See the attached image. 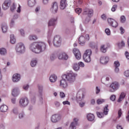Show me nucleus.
Masks as SVG:
<instances>
[{"instance_id":"nucleus-1","label":"nucleus","mask_w":129,"mask_h":129,"mask_svg":"<svg viewBox=\"0 0 129 129\" xmlns=\"http://www.w3.org/2000/svg\"><path fill=\"white\" fill-rule=\"evenodd\" d=\"M77 74L70 72L64 74L61 76V79L59 81V86L62 89L68 88V83L73 84L76 81Z\"/></svg>"},{"instance_id":"nucleus-2","label":"nucleus","mask_w":129,"mask_h":129,"mask_svg":"<svg viewBox=\"0 0 129 129\" xmlns=\"http://www.w3.org/2000/svg\"><path fill=\"white\" fill-rule=\"evenodd\" d=\"M29 49L33 53L39 54L46 50V43L43 42H34L30 44Z\"/></svg>"},{"instance_id":"nucleus-3","label":"nucleus","mask_w":129,"mask_h":129,"mask_svg":"<svg viewBox=\"0 0 129 129\" xmlns=\"http://www.w3.org/2000/svg\"><path fill=\"white\" fill-rule=\"evenodd\" d=\"M15 50L16 53L18 54H25L26 52V46H25V44L23 42L18 43L16 45Z\"/></svg>"},{"instance_id":"nucleus-4","label":"nucleus","mask_w":129,"mask_h":129,"mask_svg":"<svg viewBox=\"0 0 129 129\" xmlns=\"http://www.w3.org/2000/svg\"><path fill=\"white\" fill-rule=\"evenodd\" d=\"M92 54V51L91 49H87L83 55V60L86 63H89L91 61V54Z\"/></svg>"},{"instance_id":"nucleus-5","label":"nucleus","mask_w":129,"mask_h":129,"mask_svg":"<svg viewBox=\"0 0 129 129\" xmlns=\"http://www.w3.org/2000/svg\"><path fill=\"white\" fill-rule=\"evenodd\" d=\"M90 40V37L89 34H85L84 35H81L79 38V43L81 46H84L86 41H89Z\"/></svg>"},{"instance_id":"nucleus-6","label":"nucleus","mask_w":129,"mask_h":129,"mask_svg":"<svg viewBox=\"0 0 129 129\" xmlns=\"http://www.w3.org/2000/svg\"><path fill=\"white\" fill-rule=\"evenodd\" d=\"M38 101L40 102V103L43 104V101L44 100V98L43 97V91L44 90V86L42 85H39L38 86Z\"/></svg>"},{"instance_id":"nucleus-7","label":"nucleus","mask_w":129,"mask_h":129,"mask_svg":"<svg viewBox=\"0 0 129 129\" xmlns=\"http://www.w3.org/2000/svg\"><path fill=\"white\" fill-rule=\"evenodd\" d=\"M109 87L112 89L109 90L110 92H114L119 88V83L117 82H113L111 83Z\"/></svg>"},{"instance_id":"nucleus-8","label":"nucleus","mask_w":129,"mask_h":129,"mask_svg":"<svg viewBox=\"0 0 129 129\" xmlns=\"http://www.w3.org/2000/svg\"><path fill=\"white\" fill-rule=\"evenodd\" d=\"M61 115L54 114L51 116L50 120L53 123H57V122H59V120H61Z\"/></svg>"},{"instance_id":"nucleus-9","label":"nucleus","mask_w":129,"mask_h":129,"mask_svg":"<svg viewBox=\"0 0 129 129\" xmlns=\"http://www.w3.org/2000/svg\"><path fill=\"white\" fill-rule=\"evenodd\" d=\"M28 104H29V99L28 98H22L19 100V106L20 107H26L28 106Z\"/></svg>"},{"instance_id":"nucleus-10","label":"nucleus","mask_w":129,"mask_h":129,"mask_svg":"<svg viewBox=\"0 0 129 129\" xmlns=\"http://www.w3.org/2000/svg\"><path fill=\"white\" fill-rule=\"evenodd\" d=\"M53 43L55 47H60V46H61V38L60 36L58 35L54 36Z\"/></svg>"},{"instance_id":"nucleus-11","label":"nucleus","mask_w":129,"mask_h":129,"mask_svg":"<svg viewBox=\"0 0 129 129\" xmlns=\"http://www.w3.org/2000/svg\"><path fill=\"white\" fill-rule=\"evenodd\" d=\"M56 22H57V18H51L48 22V28H52V29L56 26Z\"/></svg>"},{"instance_id":"nucleus-12","label":"nucleus","mask_w":129,"mask_h":129,"mask_svg":"<svg viewBox=\"0 0 129 129\" xmlns=\"http://www.w3.org/2000/svg\"><path fill=\"white\" fill-rule=\"evenodd\" d=\"M11 4H12V1H11V0H5L2 5L3 10L7 11V10L11 7Z\"/></svg>"},{"instance_id":"nucleus-13","label":"nucleus","mask_w":129,"mask_h":129,"mask_svg":"<svg viewBox=\"0 0 129 129\" xmlns=\"http://www.w3.org/2000/svg\"><path fill=\"white\" fill-rule=\"evenodd\" d=\"M12 80L14 83H17L21 80V75L20 74H14L12 76Z\"/></svg>"},{"instance_id":"nucleus-14","label":"nucleus","mask_w":129,"mask_h":129,"mask_svg":"<svg viewBox=\"0 0 129 129\" xmlns=\"http://www.w3.org/2000/svg\"><path fill=\"white\" fill-rule=\"evenodd\" d=\"M50 12L52 14H56L57 12H58V3L57 2H54L52 4L50 8Z\"/></svg>"},{"instance_id":"nucleus-15","label":"nucleus","mask_w":129,"mask_h":129,"mask_svg":"<svg viewBox=\"0 0 129 129\" xmlns=\"http://www.w3.org/2000/svg\"><path fill=\"white\" fill-rule=\"evenodd\" d=\"M107 22L113 28H116L118 26V23L112 18H108Z\"/></svg>"},{"instance_id":"nucleus-16","label":"nucleus","mask_w":129,"mask_h":129,"mask_svg":"<svg viewBox=\"0 0 129 129\" xmlns=\"http://www.w3.org/2000/svg\"><path fill=\"white\" fill-rule=\"evenodd\" d=\"M73 53L77 60H80L81 59V53H80L79 49L74 48L73 49Z\"/></svg>"},{"instance_id":"nucleus-17","label":"nucleus","mask_w":129,"mask_h":129,"mask_svg":"<svg viewBox=\"0 0 129 129\" xmlns=\"http://www.w3.org/2000/svg\"><path fill=\"white\" fill-rule=\"evenodd\" d=\"M83 14V15H88V17H89V18H91V17H92V16H93V10L86 8L84 10Z\"/></svg>"},{"instance_id":"nucleus-18","label":"nucleus","mask_w":129,"mask_h":129,"mask_svg":"<svg viewBox=\"0 0 129 129\" xmlns=\"http://www.w3.org/2000/svg\"><path fill=\"white\" fill-rule=\"evenodd\" d=\"M68 55L66 54V53L64 52H60L58 55V58L59 60H68Z\"/></svg>"},{"instance_id":"nucleus-19","label":"nucleus","mask_w":129,"mask_h":129,"mask_svg":"<svg viewBox=\"0 0 129 129\" xmlns=\"http://www.w3.org/2000/svg\"><path fill=\"white\" fill-rule=\"evenodd\" d=\"M109 61V57L107 56H102L100 58V63L101 64H107Z\"/></svg>"},{"instance_id":"nucleus-20","label":"nucleus","mask_w":129,"mask_h":129,"mask_svg":"<svg viewBox=\"0 0 129 129\" xmlns=\"http://www.w3.org/2000/svg\"><path fill=\"white\" fill-rule=\"evenodd\" d=\"M8 110H9V107L7 105L2 104L0 106V112L5 113L8 112Z\"/></svg>"},{"instance_id":"nucleus-21","label":"nucleus","mask_w":129,"mask_h":129,"mask_svg":"<svg viewBox=\"0 0 129 129\" xmlns=\"http://www.w3.org/2000/svg\"><path fill=\"white\" fill-rule=\"evenodd\" d=\"M67 0H61L59 5V9L61 10H65L66 7H67Z\"/></svg>"},{"instance_id":"nucleus-22","label":"nucleus","mask_w":129,"mask_h":129,"mask_svg":"<svg viewBox=\"0 0 129 129\" xmlns=\"http://www.w3.org/2000/svg\"><path fill=\"white\" fill-rule=\"evenodd\" d=\"M12 94L14 97L18 96L20 94V89L18 87L14 88L12 90Z\"/></svg>"},{"instance_id":"nucleus-23","label":"nucleus","mask_w":129,"mask_h":129,"mask_svg":"<svg viewBox=\"0 0 129 129\" xmlns=\"http://www.w3.org/2000/svg\"><path fill=\"white\" fill-rule=\"evenodd\" d=\"M84 93L83 92H78L77 95V100L78 101H82L84 98Z\"/></svg>"},{"instance_id":"nucleus-24","label":"nucleus","mask_w":129,"mask_h":129,"mask_svg":"<svg viewBox=\"0 0 129 129\" xmlns=\"http://www.w3.org/2000/svg\"><path fill=\"white\" fill-rule=\"evenodd\" d=\"M57 79V75L55 74H52L49 77V81H50L51 83H55Z\"/></svg>"},{"instance_id":"nucleus-25","label":"nucleus","mask_w":129,"mask_h":129,"mask_svg":"<svg viewBox=\"0 0 129 129\" xmlns=\"http://www.w3.org/2000/svg\"><path fill=\"white\" fill-rule=\"evenodd\" d=\"M100 51L102 53H106L107 51V46L105 44H102L100 47Z\"/></svg>"},{"instance_id":"nucleus-26","label":"nucleus","mask_w":129,"mask_h":129,"mask_svg":"<svg viewBox=\"0 0 129 129\" xmlns=\"http://www.w3.org/2000/svg\"><path fill=\"white\" fill-rule=\"evenodd\" d=\"M109 80H110V76H106V77H103L102 78V83L103 84H106V83H107V81H109Z\"/></svg>"},{"instance_id":"nucleus-27","label":"nucleus","mask_w":129,"mask_h":129,"mask_svg":"<svg viewBox=\"0 0 129 129\" xmlns=\"http://www.w3.org/2000/svg\"><path fill=\"white\" fill-rule=\"evenodd\" d=\"M9 27H8V25L7 24H3L2 25V32L4 34H6L8 32V29Z\"/></svg>"},{"instance_id":"nucleus-28","label":"nucleus","mask_w":129,"mask_h":129,"mask_svg":"<svg viewBox=\"0 0 129 129\" xmlns=\"http://www.w3.org/2000/svg\"><path fill=\"white\" fill-rule=\"evenodd\" d=\"M95 117L94 115L92 113H89L87 115V118L89 121H93Z\"/></svg>"},{"instance_id":"nucleus-29","label":"nucleus","mask_w":129,"mask_h":129,"mask_svg":"<svg viewBox=\"0 0 129 129\" xmlns=\"http://www.w3.org/2000/svg\"><path fill=\"white\" fill-rule=\"evenodd\" d=\"M37 64H38V59L36 58H33L30 61V66L31 67H36V66H37Z\"/></svg>"},{"instance_id":"nucleus-30","label":"nucleus","mask_w":129,"mask_h":129,"mask_svg":"<svg viewBox=\"0 0 129 129\" xmlns=\"http://www.w3.org/2000/svg\"><path fill=\"white\" fill-rule=\"evenodd\" d=\"M124 97H125V93L122 92L119 97V98L117 100V102H121V101H122V100H123V99H124Z\"/></svg>"},{"instance_id":"nucleus-31","label":"nucleus","mask_w":129,"mask_h":129,"mask_svg":"<svg viewBox=\"0 0 129 129\" xmlns=\"http://www.w3.org/2000/svg\"><path fill=\"white\" fill-rule=\"evenodd\" d=\"M7 49L5 48H0V55H1V56H6V55H7Z\"/></svg>"},{"instance_id":"nucleus-32","label":"nucleus","mask_w":129,"mask_h":129,"mask_svg":"<svg viewBox=\"0 0 129 129\" xmlns=\"http://www.w3.org/2000/svg\"><path fill=\"white\" fill-rule=\"evenodd\" d=\"M28 5L30 8H33L36 5V0H28Z\"/></svg>"},{"instance_id":"nucleus-33","label":"nucleus","mask_w":129,"mask_h":129,"mask_svg":"<svg viewBox=\"0 0 129 129\" xmlns=\"http://www.w3.org/2000/svg\"><path fill=\"white\" fill-rule=\"evenodd\" d=\"M29 40L30 41H36V40H38V36L36 35H31L29 36Z\"/></svg>"},{"instance_id":"nucleus-34","label":"nucleus","mask_w":129,"mask_h":129,"mask_svg":"<svg viewBox=\"0 0 129 129\" xmlns=\"http://www.w3.org/2000/svg\"><path fill=\"white\" fill-rule=\"evenodd\" d=\"M73 69L75 71H78L80 69V67H79V65L77 63H75L73 65Z\"/></svg>"},{"instance_id":"nucleus-35","label":"nucleus","mask_w":129,"mask_h":129,"mask_svg":"<svg viewBox=\"0 0 129 129\" xmlns=\"http://www.w3.org/2000/svg\"><path fill=\"white\" fill-rule=\"evenodd\" d=\"M10 42L11 44H15L16 43V37L14 34L10 35Z\"/></svg>"},{"instance_id":"nucleus-36","label":"nucleus","mask_w":129,"mask_h":129,"mask_svg":"<svg viewBox=\"0 0 129 129\" xmlns=\"http://www.w3.org/2000/svg\"><path fill=\"white\" fill-rule=\"evenodd\" d=\"M9 26L10 28H15V26H16V21L15 19H12L10 22Z\"/></svg>"},{"instance_id":"nucleus-37","label":"nucleus","mask_w":129,"mask_h":129,"mask_svg":"<svg viewBox=\"0 0 129 129\" xmlns=\"http://www.w3.org/2000/svg\"><path fill=\"white\" fill-rule=\"evenodd\" d=\"M108 111H109V109H108V105H107L104 108V110H103L104 114H105V115H107V114H108Z\"/></svg>"},{"instance_id":"nucleus-38","label":"nucleus","mask_w":129,"mask_h":129,"mask_svg":"<svg viewBox=\"0 0 129 129\" xmlns=\"http://www.w3.org/2000/svg\"><path fill=\"white\" fill-rule=\"evenodd\" d=\"M19 33L21 37H25V36H26V32H25V30L23 29H19Z\"/></svg>"},{"instance_id":"nucleus-39","label":"nucleus","mask_w":129,"mask_h":129,"mask_svg":"<svg viewBox=\"0 0 129 129\" xmlns=\"http://www.w3.org/2000/svg\"><path fill=\"white\" fill-rule=\"evenodd\" d=\"M105 102V99H98L97 100V104H102V103H104Z\"/></svg>"},{"instance_id":"nucleus-40","label":"nucleus","mask_w":129,"mask_h":129,"mask_svg":"<svg viewBox=\"0 0 129 129\" xmlns=\"http://www.w3.org/2000/svg\"><path fill=\"white\" fill-rule=\"evenodd\" d=\"M76 125H78L75 124L74 122H72L69 126V129H76Z\"/></svg>"},{"instance_id":"nucleus-41","label":"nucleus","mask_w":129,"mask_h":129,"mask_svg":"<svg viewBox=\"0 0 129 129\" xmlns=\"http://www.w3.org/2000/svg\"><path fill=\"white\" fill-rule=\"evenodd\" d=\"M18 117L20 119H23L25 117V113L21 112L18 114Z\"/></svg>"},{"instance_id":"nucleus-42","label":"nucleus","mask_w":129,"mask_h":129,"mask_svg":"<svg viewBox=\"0 0 129 129\" xmlns=\"http://www.w3.org/2000/svg\"><path fill=\"white\" fill-rule=\"evenodd\" d=\"M105 33L107 36H110V35H111V32H110V29H109V28H106L105 29Z\"/></svg>"},{"instance_id":"nucleus-43","label":"nucleus","mask_w":129,"mask_h":129,"mask_svg":"<svg viewBox=\"0 0 129 129\" xmlns=\"http://www.w3.org/2000/svg\"><path fill=\"white\" fill-rule=\"evenodd\" d=\"M30 87V85L29 84H25L23 86V89L25 91H28L29 90V88Z\"/></svg>"},{"instance_id":"nucleus-44","label":"nucleus","mask_w":129,"mask_h":129,"mask_svg":"<svg viewBox=\"0 0 129 129\" xmlns=\"http://www.w3.org/2000/svg\"><path fill=\"white\" fill-rule=\"evenodd\" d=\"M50 60V61H54V60H55V59H56V55H55V54L52 53L50 55V57H49Z\"/></svg>"},{"instance_id":"nucleus-45","label":"nucleus","mask_w":129,"mask_h":129,"mask_svg":"<svg viewBox=\"0 0 129 129\" xmlns=\"http://www.w3.org/2000/svg\"><path fill=\"white\" fill-rule=\"evenodd\" d=\"M12 112L15 115H17V114H19V109H18V108H14L12 110Z\"/></svg>"},{"instance_id":"nucleus-46","label":"nucleus","mask_w":129,"mask_h":129,"mask_svg":"<svg viewBox=\"0 0 129 129\" xmlns=\"http://www.w3.org/2000/svg\"><path fill=\"white\" fill-rule=\"evenodd\" d=\"M97 115L98 117H99V118H102V117H104V114L103 113H100L99 112H97Z\"/></svg>"},{"instance_id":"nucleus-47","label":"nucleus","mask_w":129,"mask_h":129,"mask_svg":"<svg viewBox=\"0 0 129 129\" xmlns=\"http://www.w3.org/2000/svg\"><path fill=\"white\" fill-rule=\"evenodd\" d=\"M125 43L123 41H121V42H119L117 43L118 47L119 48H121L122 47H124Z\"/></svg>"},{"instance_id":"nucleus-48","label":"nucleus","mask_w":129,"mask_h":129,"mask_svg":"<svg viewBox=\"0 0 129 129\" xmlns=\"http://www.w3.org/2000/svg\"><path fill=\"white\" fill-rule=\"evenodd\" d=\"M78 64L79 67H81V68H84V67H85V64L82 61L79 62Z\"/></svg>"},{"instance_id":"nucleus-49","label":"nucleus","mask_w":129,"mask_h":129,"mask_svg":"<svg viewBox=\"0 0 129 129\" xmlns=\"http://www.w3.org/2000/svg\"><path fill=\"white\" fill-rule=\"evenodd\" d=\"M125 21H126V18H125V16H121L120 17V22L121 23H125Z\"/></svg>"},{"instance_id":"nucleus-50","label":"nucleus","mask_w":129,"mask_h":129,"mask_svg":"<svg viewBox=\"0 0 129 129\" xmlns=\"http://www.w3.org/2000/svg\"><path fill=\"white\" fill-rule=\"evenodd\" d=\"M15 10H16V4L13 3V5L11 6V11L12 12H14Z\"/></svg>"},{"instance_id":"nucleus-51","label":"nucleus","mask_w":129,"mask_h":129,"mask_svg":"<svg viewBox=\"0 0 129 129\" xmlns=\"http://www.w3.org/2000/svg\"><path fill=\"white\" fill-rule=\"evenodd\" d=\"M82 12V10L80 8H77L75 9V12L77 14H78V15H79V14H81Z\"/></svg>"},{"instance_id":"nucleus-52","label":"nucleus","mask_w":129,"mask_h":129,"mask_svg":"<svg viewBox=\"0 0 129 129\" xmlns=\"http://www.w3.org/2000/svg\"><path fill=\"white\" fill-rule=\"evenodd\" d=\"M116 9H117V5H113L111 8L112 12H115L116 11Z\"/></svg>"},{"instance_id":"nucleus-53","label":"nucleus","mask_w":129,"mask_h":129,"mask_svg":"<svg viewBox=\"0 0 129 129\" xmlns=\"http://www.w3.org/2000/svg\"><path fill=\"white\" fill-rule=\"evenodd\" d=\"M115 98H116L115 95H112L110 97V100L111 101H115Z\"/></svg>"},{"instance_id":"nucleus-54","label":"nucleus","mask_w":129,"mask_h":129,"mask_svg":"<svg viewBox=\"0 0 129 129\" xmlns=\"http://www.w3.org/2000/svg\"><path fill=\"white\" fill-rule=\"evenodd\" d=\"M124 75L125 77H129V70L125 71L124 72Z\"/></svg>"},{"instance_id":"nucleus-55","label":"nucleus","mask_w":129,"mask_h":129,"mask_svg":"<svg viewBox=\"0 0 129 129\" xmlns=\"http://www.w3.org/2000/svg\"><path fill=\"white\" fill-rule=\"evenodd\" d=\"M54 104L55 106V107H60V102H58V101H55L54 103Z\"/></svg>"},{"instance_id":"nucleus-56","label":"nucleus","mask_w":129,"mask_h":129,"mask_svg":"<svg viewBox=\"0 0 129 129\" xmlns=\"http://www.w3.org/2000/svg\"><path fill=\"white\" fill-rule=\"evenodd\" d=\"M62 104L63 105H70V102L69 101H64L62 102Z\"/></svg>"},{"instance_id":"nucleus-57","label":"nucleus","mask_w":129,"mask_h":129,"mask_svg":"<svg viewBox=\"0 0 129 129\" xmlns=\"http://www.w3.org/2000/svg\"><path fill=\"white\" fill-rule=\"evenodd\" d=\"M120 64L119 63V61L116 60L114 62V66L115 67H119Z\"/></svg>"},{"instance_id":"nucleus-58","label":"nucleus","mask_w":129,"mask_h":129,"mask_svg":"<svg viewBox=\"0 0 129 129\" xmlns=\"http://www.w3.org/2000/svg\"><path fill=\"white\" fill-rule=\"evenodd\" d=\"M78 120H79V119L78 118H74V121L72 122H74L75 124L78 125Z\"/></svg>"},{"instance_id":"nucleus-59","label":"nucleus","mask_w":129,"mask_h":129,"mask_svg":"<svg viewBox=\"0 0 129 129\" xmlns=\"http://www.w3.org/2000/svg\"><path fill=\"white\" fill-rule=\"evenodd\" d=\"M59 96L61 98H64V97H65V94L63 92H60L59 93Z\"/></svg>"},{"instance_id":"nucleus-60","label":"nucleus","mask_w":129,"mask_h":129,"mask_svg":"<svg viewBox=\"0 0 129 129\" xmlns=\"http://www.w3.org/2000/svg\"><path fill=\"white\" fill-rule=\"evenodd\" d=\"M101 18L103 21H106V15L105 14L102 15Z\"/></svg>"},{"instance_id":"nucleus-61","label":"nucleus","mask_w":129,"mask_h":129,"mask_svg":"<svg viewBox=\"0 0 129 129\" xmlns=\"http://www.w3.org/2000/svg\"><path fill=\"white\" fill-rule=\"evenodd\" d=\"M82 4V1H81V0H79V1L77 2V3L76 6L77 7H79V6H81V5Z\"/></svg>"},{"instance_id":"nucleus-62","label":"nucleus","mask_w":129,"mask_h":129,"mask_svg":"<svg viewBox=\"0 0 129 129\" xmlns=\"http://www.w3.org/2000/svg\"><path fill=\"white\" fill-rule=\"evenodd\" d=\"M100 92V88H99L98 87H96V94H98Z\"/></svg>"},{"instance_id":"nucleus-63","label":"nucleus","mask_w":129,"mask_h":129,"mask_svg":"<svg viewBox=\"0 0 129 129\" xmlns=\"http://www.w3.org/2000/svg\"><path fill=\"white\" fill-rule=\"evenodd\" d=\"M17 12L19 13H21V5H18V7L17 10Z\"/></svg>"},{"instance_id":"nucleus-64","label":"nucleus","mask_w":129,"mask_h":129,"mask_svg":"<svg viewBox=\"0 0 129 129\" xmlns=\"http://www.w3.org/2000/svg\"><path fill=\"white\" fill-rule=\"evenodd\" d=\"M125 56L126 57V58L128 59H129V53H128V52L127 51H126L125 52Z\"/></svg>"}]
</instances>
